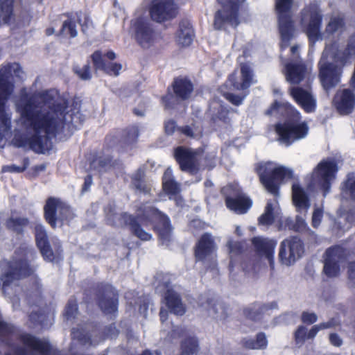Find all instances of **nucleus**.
<instances>
[{"mask_svg": "<svg viewBox=\"0 0 355 355\" xmlns=\"http://www.w3.org/2000/svg\"><path fill=\"white\" fill-rule=\"evenodd\" d=\"M35 239L38 248L44 258L49 261L55 259V255L50 248L46 240V233L44 227L40 224L35 226Z\"/></svg>", "mask_w": 355, "mask_h": 355, "instance_id": "obj_24", "label": "nucleus"}, {"mask_svg": "<svg viewBox=\"0 0 355 355\" xmlns=\"http://www.w3.org/2000/svg\"><path fill=\"white\" fill-rule=\"evenodd\" d=\"M225 98L234 105H239L242 103L245 96L235 95L230 92L224 93Z\"/></svg>", "mask_w": 355, "mask_h": 355, "instance_id": "obj_49", "label": "nucleus"}, {"mask_svg": "<svg viewBox=\"0 0 355 355\" xmlns=\"http://www.w3.org/2000/svg\"><path fill=\"white\" fill-rule=\"evenodd\" d=\"M121 69L122 66L121 64L110 63L107 66L105 65L103 70L110 75L118 76Z\"/></svg>", "mask_w": 355, "mask_h": 355, "instance_id": "obj_48", "label": "nucleus"}, {"mask_svg": "<svg viewBox=\"0 0 355 355\" xmlns=\"http://www.w3.org/2000/svg\"><path fill=\"white\" fill-rule=\"evenodd\" d=\"M302 24L306 26V33L310 40L314 41L319 36L321 15L316 5H311L303 10Z\"/></svg>", "mask_w": 355, "mask_h": 355, "instance_id": "obj_15", "label": "nucleus"}, {"mask_svg": "<svg viewBox=\"0 0 355 355\" xmlns=\"http://www.w3.org/2000/svg\"><path fill=\"white\" fill-rule=\"evenodd\" d=\"M23 74L21 67L17 63L0 68V139L8 135L11 130V113L5 109L6 102L13 90L10 76L14 75L22 78Z\"/></svg>", "mask_w": 355, "mask_h": 355, "instance_id": "obj_3", "label": "nucleus"}, {"mask_svg": "<svg viewBox=\"0 0 355 355\" xmlns=\"http://www.w3.org/2000/svg\"><path fill=\"white\" fill-rule=\"evenodd\" d=\"M333 103L340 114H349L355 106V94L347 89L339 90L336 92Z\"/></svg>", "mask_w": 355, "mask_h": 355, "instance_id": "obj_21", "label": "nucleus"}, {"mask_svg": "<svg viewBox=\"0 0 355 355\" xmlns=\"http://www.w3.org/2000/svg\"><path fill=\"white\" fill-rule=\"evenodd\" d=\"M226 205L236 214H243L250 209L252 202L244 193L237 191L234 198H226Z\"/></svg>", "mask_w": 355, "mask_h": 355, "instance_id": "obj_25", "label": "nucleus"}, {"mask_svg": "<svg viewBox=\"0 0 355 355\" xmlns=\"http://www.w3.org/2000/svg\"><path fill=\"white\" fill-rule=\"evenodd\" d=\"M65 101L58 91L51 89L23 95L16 103V110L20 114L19 122L33 132L28 144L33 150L42 153L49 135H54L67 125L64 112Z\"/></svg>", "mask_w": 355, "mask_h": 355, "instance_id": "obj_1", "label": "nucleus"}, {"mask_svg": "<svg viewBox=\"0 0 355 355\" xmlns=\"http://www.w3.org/2000/svg\"><path fill=\"white\" fill-rule=\"evenodd\" d=\"M165 300L168 308L173 313L182 315L185 313V306L182 304L180 296L173 290H167Z\"/></svg>", "mask_w": 355, "mask_h": 355, "instance_id": "obj_29", "label": "nucleus"}, {"mask_svg": "<svg viewBox=\"0 0 355 355\" xmlns=\"http://www.w3.org/2000/svg\"><path fill=\"white\" fill-rule=\"evenodd\" d=\"M293 200L295 207L299 209L306 211L310 205L307 196L302 188L297 184L293 185Z\"/></svg>", "mask_w": 355, "mask_h": 355, "instance_id": "obj_33", "label": "nucleus"}, {"mask_svg": "<svg viewBox=\"0 0 355 355\" xmlns=\"http://www.w3.org/2000/svg\"><path fill=\"white\" fill-rule=\"evenodd\" d=\"M183 134L188 137H194L195 135L192 128L189 126H185L181 129H179Z\"/></svg>", "mask_w": 355, "mask_h": 355, "instance_id": "obj_63", "label": "nucleus"}, {"mask_svg": "<svg viewBox=\"0 0 355 355\" xmlns=\"http://www.w3.org/2000/svg\"><path fill=\"white\" fill-rule=\"evenodd\" d=\"M130 30L137 43L143 48H149L155 40V35L147 18L138 15L131 21Z\"/></svg>", "mask_w": 355, "mask_h": 355, "instance_id": "obj_9", "label": "nucleus"}, {"mask_svg": "<svg viewBox=\"0 0 355 355\" xmlns=\"http://www.w3.org/2000/svg\"><path fill=\"white\" fill-rule=\"evenodd\" d=\"M318 320V316L314 313L303 312L302 314V321L304 323L309 324L315 322Z\"/></svg>", "mask_w": 355, "mask_h": 355, "instance_id": "obj_52", "label": "nucleus"}, {"mask_svg": "<svg viewBox=\"0 0 355 355\" xmlns=\"http://www.w3.org/2000/svg\"><path fill=\"white\" fill-rule=\"evenodd\" d=\"M286 111L288 120L284 123L275 126L279 136L278 140L286 146H289L295 141L304 139L309 132V126L305 121L300 120V114L288 103H279L275 101L266 112L268 115H272Z\"/></svg>", "mask_w": 355, "mask_h": 355, "instance_id": "obj_2", "label": "nucleus"}, {"mask_svg": "<svg viewBox=\"0 0 355 355\" xmlns=\"http://www.w3.org/2000/svg\"><path fill=\"white\" fill-rule=\"evenodd\" d=\"M150 3L149 8L151 18L157 22H163L175 18L178 6L174 0H145Z\"/></svg>", "mask_w": 355, "mask_h": 355, "instance_id": "obj_11", "label": "nucleus"}, {"mask_svg": "<svg viewBox=\"0 0 355 355\" xmlns=\"http://www.w3.org/2000/svg\"><path fill=\"white\" fill-rule=\"evenodd\" d=\"M25 170V167H20L15 165L4 166L2 168L3 172L21 173Z\"/></svg>", "mask_w": 355, "mask_h": 355, "instance_id": "obj_59", "label": "nucleus"}, {"mask_svg": "<svg viewBox=\"0 0 355 355\" xmlns=\"http://www.w3.org/2000/svg\"><path fill=\"white\" fill-rule=\"evenodd\" d=\"M323 216V211L320 208H316L314 209V211L312 215V225L314 227H318L321 221Z\"/></svg>", "mask_w": 355, "mask_h": 355, "instance_id": "obj_50", "label": "nucleus"}, {"mask_svg": "<svg viewBox=\"0 0 355 355\" xmlns=\"http://www.w3.org/2000/svg\"><path fill=\"white\" fill-rule=\"evenodd\" d=\"M175 157L181 169L190 173H195L199 169L198 155L191 149L178 147L175 150Z\"/></svg>", "mask_w": 355, "mask_h": 355, "instance_id": "obj_18", "label": "nucleus"}, {"mask_svg": "<svg viewBox=\"0 0 355 355\" xmlns=\"http://www.w3.org/2000/svg\"><path fill=\"white\" fill-rule=\"evenodd\" d=\"M8 266V271L1 278L3 288L6 291V286L13 284L15 280L24 278L30 275L33 272V269L30 268L26 261L22 258L15 257L9 263H3L2 266Z\"/></svg>", "mask_w": 355, "mask_h": 355, "instance_id": "obj_10", "label": "nucleus"}, {"mask_svg": "<svg viewBox=\"0 0 355 355\" xmlns=\"http://www.w3.org/2000/svg\"><path fill=\"white\" fill-rule=\"evenodd\" d=\"M347 274L349 280L355 283V261L349 263Z\"/></svg>", "mask_w": 355, "mask_h": 355, "instance_id": "obj_60", "label": "nucleus"}, {"mask_svg": "<svg viewBox=\"0 0 355 355\" xmlns=\"http://www.w3.org/2000/svg\"><path fill=\"white\" fill-rule=\"evenodd\" d=\"M289 94L295 102L306 112H313L316 108V99L310 89L293 87Z\"/></svg>", "mask_w": 355, "mask_h": 355, "instance_id": "obj_19", "label": "nucleus"}, {"mask_svg": "<svg viewBox=\"0 0 355 355\" xmlns=\"http://www.w3.org/2000/svg\"><path fill=\"white\" fill-rule=\"evenodd\" d=\"M281 215V210L276 199L268 200L264 212L259 218V223L261 225H270Z\"/></svg>", "mask_w": 355, "mask_h": 355, "instance_id": "obj_26", "label": "nucleus"}, {"mask_svg": "<svg viewBox=\"0 0 355 355\" xmlns=\"http://www.w3.org/2000/svg\"><path fill=\"white\" fill-rule=\"evenodd\" d=\"M344 250L340 247H333L327 249L324 254V262L341 264L345 259Z\"/></svg>", "mask_w": 355, "mask_h": 355, "instance_id": "obj_35", "label": "nucleus"}, {"mask_svg": "<svg viewBox=\"0 0 355 355\" xmlns=\"http://www.w3.org/2000/svg\"><path fill=\"white\" fill-rule=\"evenodd\" d=\"M338 324H339V322L337 320L332 318L327 322L318 324V326H319L320 330H323V329L335 327L338 326Z\"/></svg>", "mask_w": 355, "mask_h": 355, "instance_id": "obj_56", "label": "nucleus"}, {"mask_svg": "<svg viewBox=\"0 0 355 355\" xmlns=\"http://www.w3.org/2000/svg\"><path fill=\"white\" fill-rule=\"evenodd\" d=\"M253 83V73L251 67L248 64L241 65V75L236 73H232L227 83L230 84L233 89L244 90L248 89Z\"/></svg>", "mask_w": 355, "mask_h": 355, "instance_id": "obj_20", "label": "nucleus"}, {"mask_svg": "<svg viewBox=\"0 0 355 355\" xmlns=\"http://www.w3.org/2000/svg\"><path fill=\"white\" fill-rule=\"evenodd\" d=\"M257 171L265 189L275 196H278L281 182L293 175L291 169L272 162L259 164Z\"/></svg>", "mask_w": 355, "mask_h": 355, "instance_id": "obj_4", "label": "nucleus"}, {"mask_svg": "<svg viewBox=\"0 0 355 355\" xmlns=\"http://www.w3.org/2000/svg\"><path fill=\"white\" fill-rule=\"evenodd\" d=\"M319 67L320 80L324 89L328 91L339 83L342 72L341 67L328 63L324 53L319 62Z\"/></svg>", "mask_w": 355, "mask_h": 355, "instance_id": "obj_13", "label": "nucleus"}, {"mask_svg": "<svg viewBox=\"0 0 355 355\" xmlns=\"http://www.w3.org/2000/svg\"><path fill=\"white\" fill-rule=\"evenodd\" d=\"M144 217L146 218H140V222L143 225H148V222L155 223L157 220H159L162 223L163 230H158L159 236L162 244L167 245L171 235L168 218L153 207H150L148 210L145 211Z\"/></svg>", "mask_w": 355, "mask_h": 355, "instance_id": "obj_17", "label": "nucleus"}, {"mask_svg": "<svg viewBox=\"0 0 355 355\" xmlns=\"http://www.w3.org/2000/svg\"><path fill=\"white\" fill-rule=\"evenodd\" d=\"M60 33L64 36H69L74 37L77 35L78 31L76 30L75 23L71 19L64 21Z\"/></svg>", "mask_w": 355, "mask_h": 355, "instance_id": "obj_42", "label": "nucleus"}, {"mask_svg": "<svg viewBox=\"0 0 355 355\" xmlns=\"http://www.w3.org/2000/svg\"><path fill=\"white\" fill-rule=\"evenodd\" d=\"M164 129L167 135H172L178 129V128L174 121L167 120L164 123Z\"/></svg>", "mask_w": 355, "mask_h": 355, "instance_id": "obj_55", "label": "nucleus"}, {"mask_svg": "<svg viewBox=\"0 0 355 355\" xmlns=\"http://www.w3.org/2000/svg\"><path fill=\"white\" fill-rule=\"evenodd\" d=\"M276 11L279 19V30L281 36V49L290 45L295 37V28L291 19L293 12L292 0H276Z\"/></svg>", "mask_w": 355, "mask_h": 355, "instance_id": "obj_6", "label": "nucleus"}, {"mask_svg": "<svg viewBox=\"0 0 355 355\" xmlns=\"http://www.w3.org/2000/svg\"><path fill=\"white\" fill-rule=\"evenodd\" d=\"M27 224V219L24 218H10L6 223V225L9 229L17 232H21L22 227Z\"/></svg>", "mask_w": 355, "mask_h": 355, "instance_id": "obj_41", "label": "nucleus"}, {"mask_svg": "<svg viewBox=\"0 0 355 355\" xmlns=\"http://www.w3.org/2000/svg\"><path fill=\"white\" fill-rule=\"evenodd\" d=\"M329 341L331 345L336 347H340L343 344L342 338L337 334H331L329 335Z\"/></svg>", "mask_w": 355, "mask_h": 355, "instance_id": "obj_58", "label": "nucleus"}, {"mask_svg": "<svg viewBox=\"0 0 355 355\" xmlns=\"http://www.w3.org/2000/svg\"><path fill=\"white\" fill-rule=\"evenodd\" d=\"M343 194L355 200V176L349 175L343 187Z\"/></svg>", "mask_w": 355, "mask_h": 355, "instance_id": "obj_39", "label": "nucleus"}, {"mask_svg": "<svg viewBox=\"0 0 355 355\" xmlns=\"http://www.w3.org/2000/svg\"><path fill=\"white\" fill-rule=\"evenodd\" d=\"M227 245L229 248V252L231 254H237L241 251L242 246L240 243L230 241H228Z\"/></svg>", "mask_w": 355, "mask_h": 355, "instance_id": "obj_54", "label": "nucleus"}, {"mask_svg": "<svg viewBox=\"0 0 355 355\" xmlns=\"http://www.w3.org/2000/svg\"><path fill=\"white\" fill-rule=\"evenodd\" d=\"M77 312V306L76 304L69 303L66 308V315L67 318H73Z\"/></svg>", "mask_w": 355, "mask_h": 355, "instance_id": "obj_57", "label": "nucleus"}, {"mask_svg": "<svg viewBox=\"0 0 355 355\" xmlns=\"http://www.w3.org/2000/svg\"><path fill=\"white\" fill-rule=\"evenodd\" d=\"M295 338L296 343L301 346L304 343L306 339H308L306 329L303 326L299 327L295 331Z\"/></svg>", "mask_w": 355, "mask_h": 355, "instance_id": "obj_45", "label": "nucleus"}, {"mask_svg": "<svg viewBox=\"0 0 355 355\" xmlns=\"http://www.w3.org/2000/svg\"><path fill=\"white\" fill-rule=\"evenodd\" d=\"M117 217L122 220L118 224L119 225H122L123 224L130 225L133 233L141 240L149 241L151 239L152 235L144 231L141 227V225L139 224L130 215L124 214Z\"/></svg>", "mask_w": 355, "mask_h": 355, "instance_id": "obj_27", "label": "nucleus"}, {"mask_svg": "<svg viewBox=\"0 0 355 355\" xmlns=\"http://www.w3.org/2000/svg\"><path fill=\"white\" fill-rule=\"evenodd\" d=\"M291 62L287 63L286 68V79L291 84H300L306 80L308 83L311 81L309 76L310 69H308L303 63H293L297 62L299 58V46L294 45L291 47Z\"/></svg>", "mask_w": 355, "mask_h": 355, "instance_id": "obj_7", "label": "nucleus"}, {"mask_svg": "<svg viewBox=\"0 0 355 355\" xmlns=\"http://www.w3.org/2000/svg\"><path fill=\"white\" fill-rule=\"evenodd\" d=\"M302 254V243L297 237L285 239L281 243L279 257L282 264L292 265Z\"/></svg>", "mask_w": 355, "mask_h": 355, "instance_id": "obj_12", "label": "nucleus"}, {"mask_svg": "<svg viewBox=\"0 0 355 355\" xmlns=\"http://www.w3.org/2000/svg\"><path fill=\"white\" fill-rule=\"evenodd\" d=\"M14 0H0V12L5 24H10L14 19Z\"/></svg>", "mask_w": 355, "mask_h": 355, "instance_id": "obj_36", "label": "nucleus"}, {"mask_svg": "<svg viewBox=\"0 0 355 355\" xmlns=\"http://www.w3.org/2000/svg\"><path fill=\"white\" fill-rule=\"evenodd\" d=\"M198 351L197 340L193 337L186 338L182 343V355H195Z\"/></svg>", "mask_w": 355, "mask_h": 355, "instance_id": "obj_37", "label": "nucleus"}, {"mask_svg": "<svg viewBox=\"0 0 355 355\" xmlns=\"http://www.w3.org/2000/svg\"><path fill=\"white\" fill-rule=\"evenodd\" d=\"M245 0H227L225 3H223V10H219L216 14L214 20V26L220 29L224 22H229L232 26H237L238 5Z\"/></svg>", "mask_w": 355, "mask_h": 355, "instance_id": "obj_16", "label": "nucleus"}, {"mask_svg": "<svg viewBox=\"0 0 355 355\" xmlns=\"http://www.w3.org/2000/svg\"><path fill=\"white\" fill-rule=\"evenodd\" d=\"M268 342L266 336L263 334H259L256 340H248L245 342V346L247 348L252 349H260L266 348Z\"/></svg>", "mask_w": 355, "mask_h": 355, "instance_id": "obj_38", "label": "nucleus"}, {"mask_svg": "<svg viewBox=\"0 0 355 355\" xmlns=\"http://www.w3.org/2000/svg\"><path fill=\"white\" fill-rule=\"evenodd\" d=\"M320 331L318 324L314 325L309 331L307 332V338L313 339L315 338L318 332Z\"/></svg>", "mask_w": 355, "mask_h": 355, "instance_id": "obj_62", "label": "nucleus"}, {"mask_svg": "<svg viewBox=\"0 0 355 355\" xmlns=\"http://www.w3.org/2000/svg\"><path fill=\"white\" fill-rule=\"evenodd\" d=\"M12 327L5 323L0 315V334H8L12 331Z\"/></svg>", "mask_w": 355, "mask_h": 355, "instance_id": "obj_61", "label": "nucleus"}, {"mask_svg": "<svg viewBox=\"0 0 355 355\" xmlns=\"http://www.w3.org/2000/svg\"><path fill=\"white\" fill-rule=\"evenodd\" d=\"M92 59L94 65L96 69L103 70L105 68V64L103 60L102 59V54H101V51H95L92 55Z\"/></svg>", "mask_w": 355, "mask_h": 355, "instance_id": "obj_47", "label": "nucleus"}, {"mask_svg": "<svg viewBox=\"0 0 355 355\" xmlns=\"http://www.w3.org/2000/svg\"><path fill=\"white\" fill-rule=\"evenodd\" d=\"M279 230L283 229H292L293 227V225L292 220L290 218H282V216H279Z\"/></svg>", "mask_w": 355, "mask_h": 355, "instance_id": "obj_53", "label": "nucleus"}, {"mask_svg": "<svg viewBox=\"0 0 355 355\" xmlns=\"http://www.w3.org/2000/svg\"><path fill=\"white\" fill-rule=\"evenodd\" d=\"M324 272L329 277H337L340 272V264L331 262H324Z\"/></svg>", "mask_w": 355, "mask_h": 355, "instance_id": "obj_44", "label": "nucleus"}, {"mask_svg": "<svg viewBox=\"0 0 355 355\" xmlns=\"http://www.w3.org/2000/svg\"><path fill=\"white\" fill-rule=\"evenodd\" d=\"M252 243L261 257H266L272 268H274V250L276 242L266 238L255 237L252 239Z\"/></svg>", "mask_w": 355, "mask_h": 355, "instance_id": "obj_23", "label": "nucleus"}, {"mask_svg": "<svg viewBox=\"0 0 355 355\" xmlns=\"http://www.w3.org/2000/svg\"><path fill=\"white\" fill-rule=\"evenodd\" d=\"M21 342L24 347L16 349V355H58V352L46 340L24 334L21 336Z\"/></svg>", "mask_w": 355, "mask_h": 355, "instance_id": "obj_8", "label": "nucleus"}, {"mask_svg": "<svg viewBox=\"0 0 355 355\" xmlns=\"http://www.w3.org/2000/svg\"><path fill=\"white\" fill-rule=\"evenodd\" d=\"M336 171L337 166L334 161L331 159L321 161L309 178V187L322 191L325 196L330 190L331 184L335 179Z\"/></svg>", "mask_w": 355, "mask_h": 355, "instance_id": "obj_5", "label": "nucleus"}, {"mask_svg": "<svg viewBox=\"0 0 355 355\" xmlns=\"http://www.w3.org/2000/svg\"><path fill=\"white\" fill-rule=\"evenodd\" d=\"M99 306L106 314L114 313L117 310V295L112 288H109L100 300Z\"/></svg>", "mask_w": 355, "mask_h": 355, "instance_id": "obj_28", "label": "nucleus"}, {"mask_svg": "<svg viewBox=\"0 0 355 355\" xmlns=\"http://www.w3.org/2000/svg\"><path fill=\"white\" fill-rule=\"evenodd\" d=\"M193 37V31L191 26L187 22H182L177 34V42L182 46H189Z\"/></svg>", "mask_w": 355, "mask_h": 355, "instance_id": "obj_30", "label": "nucleus"}, {"mask_svg": "<svg viewBox=\"0 0 355 355\" xmlns=\"http://www.w3.org/2000/svg\"><path fill=\"white\" fill-rule=\"evenodd\" d=\"M76 72L83 80H88L91 78L90 67L89 64H85L83 68L76 69Z\"/></svg>", "mask_w": 355, "mask_h": 355, "instance_id": "obj_51", "label": "nucleus"}, {"mask_svg": "<svg viewBox=\"0 0 355 355\" xmlns=\"http://www.w3.org/2000/svg\"><path fill=\"white\" fill-rule=\"evenodd\" d=\"M45 218L48 223L53 227H56V222L67 220L71 214V211L67 206L55 198H49L44 207Z\"/></svg>", "mask_w": 355, "mask_h": 355, "instance_id": "obj_14", "label": "nucleus"}, {"mask_svg": "<svg viewBox=\"0 0 355 355\" xmlns=\"http://www.w3.org/2000/svg\"><path fill=\"white\" fill-rule=\"evenodd\" d=\"M92 182V177L89 175L87 176L85 180V186H84L83 189L87 190L88 189V187H89L91 186Z\"/></svg>", "mask_w": 355, "mask_h": 355, "instance_id": "obj_64", "label": "nucleus"}, {"mask_svg": "<svg viewBox=\"0 0 355 355\" xmlns=\"http://www.w3.org/2000/svg\"><path fill=\"white\" fill-rule=\"evenodd\" d=\"M343 26V18L340 15H333L327 26L326 30L330 33L340 31Z\"/></svg>", "mask_w": 355, "mask_h": 355, "instance_id": "obj_40", "label": "nucleus"}, {"mask_svg": "<svg viewBox=\"0 0 355 355\" xmlns=\"http://www.w3.org/2000/svg\"><path fill=\"white\" fill-rule=\"evenodd\" d=\"M202 307L209 316L216 320H224L227 317L224 306L218 302L214 300L207 301Z\"/></svg>", "mask_w": 355, "mask_h": 355, "instance_id": "obj_31", "label": "nucleus"}, {"mask_svg": "<svg viewBox=\"0 0 355 355\" xmlns=\"http://www.w3.org/2000/svg\"><path fill=\"white\" fill-rule=\"evenodd\" d=\"M139 136V130L137 127L129 128L125 133L124 139L126 143L130 144L135 141Z\"/></svg>", "mask_w": 355, "mask_h": 355, "instance_id": "obj_46", "label": "nucleus"}, {"mask_svg": "<svg viewBox=\"0 0 355 355\" xmlns=\"http://www.w3.org/2000/svg\"><path fill=\"white\" fill-rule=\"evenodd\" d=\"M216 245L210 234H203L196 248L195 255L198 261H206L214 257Z\"/></svg>", "mask_w": 355, "mask_h": 355, "instance_id": "obj_22", "label": "nucleus"}, {"mask_svg": "<svg viewBox=\"0 0 355 355\" xmlns=\"http://www.w3.org/2000/svg\"><path fill=\"white\" fill-rule=\"evenodd\" d=\"M144 175L142 171H138L132 177V184L138 191L146 193L148 192V189L143 181Z\"/></svg>", "mask_w": 355, "mask_h": 355, "instance_id": "obj_43", "label": "nucleus"}, {"mask_svg": "<svg viewBox=\"0 0 355 355\" xmlns=\"http://www.w3.org/2000/svg\"><path fill=\"white\" fill-rule=\"evenodd\" d=\"M173 89L178 98L187 99L193 92V85L189 80L180 78L175 80Z\"/></svg>", "mask_w": 355, "mask_h": 355, "instance_id": "obj_32", "label": "nucleus"}, {"mask_svg": "<svg viewBox=\"0 0 355 355\" xmlns=\"http://www.w3.org/2000/svg\"><path fill=\"white\" fill-rule=\"evenodd\" d=\"M163 188L166 192L171 195H176L180 192V187L173 180L171 168H167L164 173Z\"/></svg>", "mask_w": 355, "mask_h": 355, "instance_id": "obj_34", "label": "nucleus"}]
</instances>
